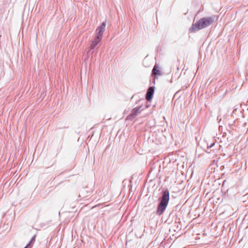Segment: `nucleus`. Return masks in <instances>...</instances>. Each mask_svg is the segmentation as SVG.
<instances>
[{
	"label": "nucleus",
	"instance_id": "nucleus-6",
	"mask_svg": "<svg viewBox=\"0 0 248 248\" xmlns=\"http://www.w3.org/2000/svg\"><path fill=\"white\" fill-rule=\"evenodd\" d=\"M152 74L155 76H160L162 75L160 71V68L159 66L155 65L152 70Z\"/></svg>",
	"mask_w": 248,
	"mask_h": 248
},
{
	"label": "nucleus",
	"instance_id": "nucleus-7",
	"mask_svg": "<svg viewBox=\"0 0 248 248\" xmlns=\"http://www.w3.org/2000/svg\"><path fill=\"white\" fill-rule=\"evenodd\" d=\"M24 248H31L30 244H28Z\"/></svg>",
	"mask_w": 248,
	"mask_h": 248
},
{
	"label": "nucleus",
	"instance_id": "nucleus-2",
	"mask_svg": "<svg viewBox=\"0 0 248 248\" xmlns=\"http://www.w3.org/2000/svg\"><path fill=\"white\" fill-rule=\"evenodd\" d=\"M169 201V192L166 190L164 192L163 196L162 197L161 202L159 204L157 210V214L161 215L164 210H165Z\"/></svg>",
	"mask_w": 248,
	"mask_h": 248
},
{
	"label": "nucleus",
	"instance_id": "nucleus-1",
	"mask_svg": "<svg viewBox=\"0 0 248 248\" xmlns=\"http://www.w3.org/2000/svg\"><path fill=\"white\" fill-rule=\"evenodd\" d=\"M213 22V20L211 17L202 18L192 25L191 28L190 29V31L193 32L203 29L211 25Z\"/></svg>",
	"mask_w": 248,
	"mask_h": 248
},
{
	"label": "nucleus",
	"instance_id": "nucleus-5",
	"mask_svg": "<svg viewBox=\"0 0 248 248\" xmlns=\"http://www.w3.org/2000/svg\"><path fill=\"white\" fill-rule=\"evenodd\" d=\"M154 93V87H149V88L148 89L147 92L146 94V99L148 101H150L152 99Z\"/></svg>",
	"mask_w": 248,
	"mask_h": 248
},
{
	"label": "nucleus",
	"instance_id": "nucleus-3",
	"mask_svg": "<svg viewBox=\"0 0 248 248\" xmlns=\"http://www.w3.org/2000/svg\"><path fill=\"white\" fill-rule=\"evenodd\" d=\"M106 25V22H104L102 23L101 25L98 27L96 30V36H98L100 38H102V36L103 32L105 31V27Z\"/></svg>",
	"mask_w": 248,
	"mask_h": 248
},
{
	"label": "nucleus",
	"instance_id": "nucleus-4",
	"mask_svg": "<svg viewBox=\"0 0 248 248\" xmlns=\"http://www.w3.org/2000/svg\"><path fill=\"white\" fill-rule=\"evenodd\" d=\"M102 38H100L98 36H96L94 38L93 40L92 41L90 45V48L93 49L95 46L98 45L101 41Z\"/></svg>",
	"mask_w": 248,
	"mask_h": 248
}]
</instances>
